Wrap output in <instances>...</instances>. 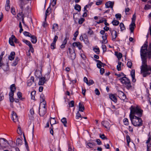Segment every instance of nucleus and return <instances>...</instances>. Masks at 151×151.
Returning <instances> with one entry per match:
<instances>
[{"instance_id": "20e7f679", "label": "nucleus", "mask_w": 151, "mask_h": 151, "mask_svg": "<svg viewBox=\"0 0 151 151\" xmlns=\"http://www.w3.org/2000/svg\"><path fill=\"white\" fill-rule=\"evenodd\" d=\"M119 80L122 84L125 85L127 89H129L132 87L130 80L126 77H123L122 78L119 79Z\"/></svg>"}, {"instance_id": "ddd939ff", "label": "nucleus", "mask_w": 151, "mask_h": 151, "mask_svg": "<svg viewBox=\"0 0 151 151\" xmlns=\"http://www.w3.org/2000/svg\"><path fill=\"white\" fill-rule=\"evenodd\" d=\"M114 4V2L109 1L106 3L105 6L107 8H111L113 9Z\"/></svg>"}, {"instance_id": "e2e57ef3", "label": "nucleus", "mask_w": 151, "mask_h": 151, "mask_svg": "<svg viewBox=\"0 0 151 151\" xmlns=\"http://www.w3.org/2000/svg\"><path fill=\"white\" fill-rule=\"evenodd\" d=\"M115 17L117 19H120L121 17V15L120 14H117L115 15Z\"/></svg>"}, {"instance_id": "bf43d9fd", "label": "nucleus", "mask_w": 151, "mask_h": 151, "mask_svg": "<svg viewBox=\"0 0 151 151\" xmlns=\"http://www.w3.org/2000/svg\"><path fill=\"white\" fill-rule=\"evenodd\" d=\"M84 19L82 18H81L78 20V23L79 24H81L83 23Z\"/></svg>"}, {"instance_id": "c9c22d12", "label": "nucleus", "mask_w": 151, "mask_h": 151, "mask_svg": "<svg viewBox=\"0 0 151 151\" xmlns=\"http://www.w3.org/2000/svg\"><path fill=\"white\" fill-rule=\"evenodd\" d=\"M75 9L78 12H80L81 10V7L78 4H77L75 5Z\"/></svg>"}, {"instance_id": "49530a36", "label": "nucleus", "mask_w": 151, "mask_h": 151, "mask_svg": "<svg viewBox=\"0 0 151 151\" xmlns=\"http://www.w3.org/2000/svg\"><path fill=\"white\" fill-rule=\"evenodd\" d=\"M126 139L127 142L128 146L129 145V143L130 142V138L129 136L128 135H127L126 137Z\"/></svg>"}, {"instance_id": "f03ea898", "label": "nucleus", "mask_w": 151, "mask_h": 151, "mask_svg": "<svg viewBox=\"0 0 151 151\" xmlns=\"http://www.w3.org/2000/svg\"><path fill=\"white\" fill-rule=\"evenodd\" d=\"M130 109L129 117L132 124L135 127L142 126V121L140 117L142 116L143 111L137 106H131Z\"/></svg>"}, {"instance_id": "3c124183", "label": "nucleus", "mask_w": 151, "mask_h": 151, "mask_svg": "<svg viewBox=\"0 0 151 151\" xmlns=\"http://www.w3.org/2000/svg\"><path fill=\"white\" fill-rule=\"evenodd\" d=\"M55 43H54L52 42L51 44L50 47L51 49H55Z\"/></svg>"}, {"instance_id": "2eb2a0df", "label": "nucleus", "mask_w": 151, "mask_h": 151, "mask_svg": "<svg viewBox=\"0 0 151 151\" xmlns=\"http://www.w3.org/2000/svg\"><path fill=\"white\" fill-rule=\"evenodd\" d=\"M72 45L74 47H77L79 50H81L82 47V45L81 43L79 42H73Z\"/></svg>"}, {"instance_id": "a18cd8bd", "label": "nucleus", "mask_w": 151, "mask_h": 151, "mask_svg": "<svg viewBox=\"0 0 151 151\" xmlns=\"http://www.w3.org/2000/svg\"><path fill=\"white\" fill-rule=\"evenodd\" d=\"M11 12L12 14L14 15L16 14L15 9L13 7L11 8Z\"/></svg>"}, {"instance_id": "79ce46f5", "label": "nucleus", "mask_w": 151, "mask_h": 151, "mask_svg": "<svg viewBox=\"0 0 151 151\" xmlns=\"http://www.w3.org/2000/svg\"><path fill=\"white\" fill-rule=\"evenodd\" d=\"M23 34L24 36H27L29 37L31 35V34L30 33H29V32L26 31L24 32H23Z\"/></svg>"}, {"instance_id": "412c9836", "label": "nucleus", "mask_w": 151, "mask_h": 151, "mask_svg": "<svg viewBox=\"0 0 151 151\" xmlns=\"http://www.w3.org/2000/svg\"><path fill=\"white\" fill-rule=\"evenodd\" d=\"M135 24L134 22H132L131 24L129 25V29L131 32H133Z\"/></svg>"}, {"instance_id": "bb28decb", "label": "nucleus", "mask_w": 151, "mask_h": 151, "mask_svg": "<svg viewBox=\"0 0 151 151\" xmlns=\"http://www.w3.org/2000/svg\"><path fill=\"white\" fill-rule=\"evenodd\" d=\"M50 10H51L50 8V7H48V9L46 11L45 14V21L46 20L47 16L50 14V13L51 12Z\"/></svg>"}, {"instance_id": "6e6d98bb", "label": "nucleus", "mask_w": 151, "mask_h": 151, "mask_svg": "<svg viewBox=\"0 0 151 151\" xmlns=\"http://www.w3.org/2000/svg\"><path fill=\"white\" fill-rule=\"evenodd\" d=\"M114 75L116 76H117L118 77H120L121 76H122L124 75V74L122 73H121L119 74L115 73Z\"/></svg>"}, {"instance_id": "603ef678", "label": "nucleus", "mask_w": 151, "mask_h": 151, "mask_svg": "<svg viewBox=\"0 0 151 151\" xmlns=\"http://www.w3.org/2000/svg\"><path fill=\"white\" fill-rule=\"evenodd\" d=\"M132 63L130 61H128L127 63V66L129 68H132Z\"/></svg>"}, {"instance_id": "4be33fe9", "label": "nucleus", "mask_w": 151, "mask_h": 151, "mask_svg": "<svg viewBox=\"0 0 151 151\" xmlns=\"http://www.w3.org/2000/svg\"><path fill=\"white\" fill-rule=\"evenodd\" d=\"M95 60L97 63V66L99 68H101L102 67V65H104V63L99 60L95 59Z\"/></svg>"}, {"instance_id": "4c0bfd02", "label": "nucleus", "mask_w": 151, "mask_h": 151, "mask_svg": "<svg viewBox=\"0 0 151 151\" xmlns=\"http://www.w3.org/2000/svg\"><path fill=\"white\" fill-rule=\"evenodd\" d=\"M119 26L120 27V28L121 31H122L125 29V28L124 25L123 23H121L120 24Z\"/></svg>"}, {"instance_id": "0e129e2a", "label": "nucleus", "mask_w": 151, "mask_h": 151, "mask_svg": "<svg viewBox=\"0 0 151 151\" xmlns=\"http://www.w3.org/2000/svg\"><path fill=\"white\" fill-rule=\"evenodd\" d=\"M95 94L98 95H99L100 94V92L98 89L96 88L95 90Z\"/></svg>"}, {"instance_id": "58836bf2", "label": "nucleus", "mask_w": 151, "mask_h": 151, "mask_svg": "<svg viewBox=\"0 0 151 151\" xmlns=\"http://www.w3.org/2000/svg\"><path fill=\"white\" fill-rule=\"evenodd\" d=\"M24 140L25 142V144L27 150V151H29V149L28 148V146L27 145V142L26 141V139L25 137L24 136Z\"/></svg>"}, {"instance_id": "4d7b16f0", "label": "nucleus", "mask_w": 151, "mask_h": 151, "mask_svg": "<svg viewBox=\"0 0 151 151\" xmlns=\"http://www.w3.org/2000/svg\"><path fill=\"white\" fill-rule=\"evenodd\" d=\"M51 4L53 6H55L56 4V0H51Z\"/></svg>"}, {"instance_id": "1a4fd4ad", "label": "nucleus", "mask_w": 151, "mask_h": 151, "mask_svg": "<svg viewBox=\"0 0 151 151\" xmlns=\"http://www.w3.org/2000/svg\"><path fill=\"white\" fill-rule=\"evenodd\" d=\"M68 50L69 52V57L71 60H73L76 58V54L74 51L70 48H69Z\"/></svg>"}, {"instance_id": "e433bc0d", "label": "nucleus", "mask_w": 151, "mask_h": 151, "mask_svg": "<svg viewBox=\"0 0 151 151\" xmlns=\"http://www.w3.org/2000/svg\"><path fill=\"white\" fill-rule=\"evenodd\" d=\"M50 119H52V120H51L50 122V124L51 125L52 127V125L54 124H56V121L55 120V118H52V117H50Z\"/></svg>"}, {"instance_id": "9d476101", "label": "nucleus", "mask_w": 151, "mask_h": 151, "mask_svg": "<svg viewBox=\"0 0 151 151\" xmlns=\"http://www.w3.org/2000/svg\"><path fill=\"white\" fill-rule=\"evenodd\" d=\"M101 124L107 129H109L111 125L108 121H103L101 122Z\"/></svg>"}, {"instance_id": "c756f323", "label": "nucleus", "mask_w": 151, "mask_h": 151, "mask_svg": "<svg viewBox=\"0 0 151 151\" xmlns=\"http://www.w3.org/2000/svg\"><path fill=\"white\" fill-rule=\"evenodd\" d=\"M62 122L64 126L66 127V124L67 123L66 119L65 118L63 117L61 119Z\"/></svg>"}, {"instance_id": "4468645a", "label": "nucleus", "mask_w": 151, "mask_h": 151, "mask_svg": "<svg viewBox=\"0 0 151 151\" xmlns=\"http://www.w3.org/2000/svg\"><path fill=\"white\" fill-rule=\"evenodd\" d=\"M15 39L16 40L15 36L14 35H12L11 37H10L9 40V44L12 46H14V39Z\"/></svg>"}, {"instance_id": "69168bd1", "label": "nucleus", "mask_w": 151, "mask_h": 151, "mask_svg": "<svg viewBox=\"0 0 151 151\" xmlns=\"http://www.w3.org/2000/svg\"><path fill=\"white\" fill-rule=\"evenodd\" d=\"M29 51L30 52V51H31L32 53H33L34 52V49L33 47H32V45L29 46Z\"/></svg>"}, {"instance_id": "5701e85b", "label": "nucleus", "mask_w": 151, "mask_h": 151, "mask_svg": "<svg viewBox=\"0 0 151 151\" xmlns=\"http://www.w3.org/2000/svg\"><path fill=\"white\" fill-rule=\"evenodd\" d=\"M79 111L83 112L85 109V108L83 104L80 103L79 104Z\"/></svg>"}, {"instance_id": "c85d7f7f", "label": "nucleus", "mask_w": 151, "mask_h": 151, "mask_svg": "<svg viewBox=\"0 0 151 151\" xmlns=\"http://www.w3.org/2000/svg\"><path fill=\"white\" fill-rule=\"evenodd\" d=\"M22 142V140L19 138H18L17 139L16 141V144L17 145L19 146L21 145Z\"/></svg>"}, {"instance_id": "f3484780", "label": "nucleus", "mask_w": 151, "mask_h": 151, "mask_svg": "<svg viewBox=\"0 0 151 151\" xmlns=\"http://www.w3.org/2000/svg\"><path fill=\"white\" fill-rule=\"evenodd\" d=\"M34 78L33 76H31L30 79L28 80L27 82V85L30 86L34 83Z\"/></svg>"}, {"instance_id": "6e6552de", "label": "nucleus", "mask_w": 151, "mask_h": 151, "mask_svg": "<svg viewBox=\"0 0 151 151\" xmlns=\"http://www.w3.org/2000/svg\"><path fill=\"white\" fill-rule=\"evenodd\" d=\"M46 109L45 105L42 107L40 106L39 108V113L40 116H43L46 113Z\"/></svg>"}, {"instance_id": "680f3d73", "label": "nucleus", "mask_w": 151, "mask_h": 151, "mask_svg": "<svg viewBox=\"0 0 151 151\" xmlns=\"http://www.w3.org/2000/svg\"><path fill=\"white\" fill-rule=\"evenodd\" d=\"M150 7H151V6L150 5H149L148 4H147L144 7V9L145 10H148L149 9H150Z\"/></svg>"}, {"instance_id": "a211bd4d", "label": "nucleus", "mask_w": 151, "mask_h": 151, "mask_svg": "<svg viewBox=\"0 0 151 151\" xmlns=\"http://www.w3.org/2000/svg\"><path fill=\"white\" fill-rule=\"evenodd\" d=\"M46 81L45 78L44 77H42L39 79V85H44Z\"/></svg>"}, {"instance_id": "0eeeda50", "label": "nucleus", "mask_w": 151, "mask_h": 151, "mask_svg": "<svg viewBox=\"0 0 151 151\" xmlns=\"http://www.w3.org/2000/svg\"><path fill=\"white\" fill-rule=\"evenodd\" d=\"M100 33L103 35L102 37L103 39L102 41L103 43H106L107 42V41L106 40L107 34L106 33H105V31L104 30H101L100 31Z\"/></svg>"}, {"instance_id": "ea45409f", "label": "nucleus", "mask_w": 151, "mask_h": 151, "mask_svg": "<svg viewBox=\"0 0 151 151\" xmlns=\"http://www.w3.org/2000/svg\"><path fill=\"white\" fill-rule=\"evenodd\" d=\"M23 41L27 45H28L29 46L32 45L31 42L27 40H23Z\"/></svg>"}, {"instance_id": "13d9d810", "label": "nucleus", "mask_w": 151, "mask_h": 151, "mask_svg": "<svg viewBox=\"0 0 151 151\" xmlns=\"http://www.w3.org/2000/svg\"><path fill=\"white\" fill-rule=\"evenodd\" d=\"M93 31L90 28H89L88 31V34L91 35L93 34Z\"/></svg>"}, {"instance_id": "37998d69", "label": "nucleus", "mask_w": 151, "mask_h": 151, "mask_svg": "<svg viewBox=\"0 0 151 151\" xmlns=\"http://www.w3.org/2000/svg\"><path fill=\"white\" fill-rule=\"evenodd\" d=\"M112 24L114 25H117L119 24V22L116 20H114L112 22Z\"/></svg>"}, {"instance_id": "8fccbe9b", "label": "nucleus", "mask_w": 151, "mask_h": 151, "mask_svg": "<svg viewBox=\"0 0 151 151\" xmlns=\"http://www.w3.org/2000/svg\"><path fill=\"white\" fill-rule=\"evenodd\" d=\"M74 102L73 101H71L68 104L69 106L73 107L74 106Z\"/></svg>"}, {"instance_id": "dca6fc26", "label": "nucleus", "mask_w": 151, "mask_h": 151, "mask_svg": "<svg viewBox=\"0 0 151 151\" xmlns=\"http://www.w3.org/2000/svg\"><path fill=\"white\" fill-rule=\"evenodd\" d=\"M2 67L3 69L5 71H6L9 70V67L7 64L5 65L1 62H0V67Z\"/></svg>"}, {"instance_id": "f704fd0d", "label": "nucleus", "mask_w": 151, "mask_h": 151, "mask_svg": "<svg viewBox=\"0 0 151 151\" xmlns=\"http://www.w3.org/2000/svg\"><path fill=\"white\" fill-rule=\"evenodd\" d=\"M76 119H79V118H81V119L82 118V116L80 114L79 111H78L76 114Z\"/></svg>"}, {"instance_id": "423d86ee", "label": "nucleus", "mask_w": 151, "mask_h": 151, "mask_svg": "<svg viewBox=\"0 0 151 151\" xmlns=\"http://www.w3.org/2000/svg\"><path fill=\"white\" fill-rule=\"evenodd\" d=\"M9 144L8 141L4 138H0V150H4L6 148V144Z\"/></svg>"}, {"instance_id": "338daca9", "label": "nucleus", "mask_w": 151, "mask_h": 151, "mask_svg": "<svg viewBox=\"0 0 151 151\" xmlns=\"http://www.w3.org/2000/svg\"><path fill=\"white\" fill-rule=\"evenodd\" d=\"M100 137L102 139H107L106 137L104 134H102V135H100Z\"/></svg>"}, {"instance_id": "9b49d317", "label": "nucleus", "mask_w": 151, "mask_h": 151, "mask_svg": "<svg viewBox=\"0 0 151 151\" xmlns=\"http://www.w3.org/2000/svg\"><path fill=\"white\" fill-rule=\"evenodd\" d=\"M11 118L14 122L18 121V118L16 113L14 111L12 112Z\"/></svg>"}, {"instance_id": "39448f33", "label": "nucleus", "mask_w": 151, "mask_h": 151, "mask_svg": "<svg viewBox=\"0 0 151 151\" xmlns=\"http://www.w3.org/2000/svg\"><path fill=\"white\" fill-rule=\"evenodd\" d=\"M10 91L9 93V99L11 102H13L14 99L13 97L14 95V92L16 90V88L14 84H12L10 87Z\"/></svg>"}, {"instance_id": "7ed1b4c3", "label": "nucleus", "mask_w": 151, "mask_h": 151, "mask_svg": "<svg viewBox=\"0 0 151 151\" xmlns=\"http://www.w3.org/2000/svg\"><path fill=\"white\" fill-rule=\"evenodd\" d=\"M26 5H23L22 2L19 4V7L21 9V12L20 13L18 14L17 16H21L24 14V16L27 14V12H29L30 11L29 7L28 6H26L25 7Z\"/></svg>"}, {"instance_id": "7c9ffc66", "label": "nucleus", "mask_w": 151, "mask_h": 151, "mask_svg": "<svg viewBox=\"0 0 151 151\" xmlns=\"http://www.w3.org/2000/svg\"><path fill=\"white\" fill-rule=\"evenodd\" d=\"M40 106H41L42 105V106H44V105L45 106L46 102L45 101V98H42L40 99Z\"/></svg>"}, {"instance_id": "f257e3e1", "label": "nucleus", "mask_w": 151, "mask_h": 151, "mask_svg": "<svg viewBox=\"0 0 151 151\" xmlns=\"http://www.w3.org/2000/svg\"><path fill=\"white\" fill-rule=\"evenodd\" d=\"M150 34L151 36V27L149 28ZM147 45L145 44L142 47L140 51V54L142 60V65L141 66V72L144 77H146L150 74L149 69L151 68L148 67L147 65V56L148 55L151 56V42L148 48V51L147 50Z\"/></svg>"}, {"instance_id": "5fc2aeb1", "label": "nucleus", "mask_w": 151, "mask_h": 151, "mask_svg": "<svg viewBox=\"0 0 151 151\" xmlns=\"http://www.w3.org/2000/svg\"><path fill=\"white\" fill-rule=\"evenodd\" d=\"M131 75L132 78L135 77V71L134 70H132L131 72Z\"/></svg>"}, {"instance_id": "c03bdc74", "label": "nucleus", "mask_w": 151, "mask_h": 151, "mask_svg": "<svg viewBox=\"0 0 151 151\" xmlns=\"http://www.w3.org/2000/svg\"><path fill=\"white\" fill-rule=\"evenodd\" d=\"M93 51L97 54H99L100 52L99 49L98 48H95L93 49Z\"/></svg>"}, {"instance_id": "09e8293b", "label": "nucleus", "mask_w": 151, "mask_h": 151, "mask_svg": "<svg viewBox=\"0 0 151 151\" xmlns=\"http://www.w3.org/2000/svg\"><path fill=\"white\" fill-rule=\"evenodd\" d=\"M17 132L18 133L19 135H21L22 134V131L20 126L18 127V129L17 130Z\"/></svg>"}, {"instance_id": "72a5a7b5", "label": "nucleus", "mask_w": 151, "mask_h": 151, "mask_svg": "<svg viewBox=\"0 0 151 151\" xmlns=\"http://www.w3.org/2000/svg\"><path fill=\"white\" fill-rule=\"evenodd\" d=\"M87 145L90 148H92L96 145V144L94 142H89L87 143Z\"/></svg>"}, {"instance_id": "a19ab883", "label": "nucleus", "mask_w": 151, "mask_h": 151, "mask_svg": "<svg viewBox=\"0 0 151 151\" xmlns=\"http://www.w3.org/2000/svg\"><path fill=\"white\" fill-rule=\"evenodd\" d=\"M123 122L125 125H128L129 124V122L128 119L127 118H124L123 119Z\"/></svg>"}, {"instance_id": "aec40b11", "label": "nucleus", "mask_w": 151, "mask_h": 151, "mask_svg": "<svg viewBox=\"0 0 151 151\" xmlns=\"http://www.w3.org/2000/svg\"><path fill=\"white\" fill-rule=\"evenodd\" d=\"M111 34L112 36V40H114L117 37L116 31L115 30L111 31Z\"/></svg>"}, {"instance_id": "a878e982", "label": "nucleus", "mask_w": 151, "mask_h": 151, "mask_svg": "<svg viewBox=\"0 0 151 151\" xmlns=\"http://www.w3.org/2000/svg\"><path fill=\"white\" fill-rule=\"evenodd\" d=\"M115 54L119 60L122 57V54L120 52H115Z\"/></svg>"}, {"instance_id": "2f4dec72", "label": "nucleus", "mask_w": 151, "mask_h": 151, "mask_svg": "<svg viewBox=\"0 0 151 151\" xmlns=\"http://www.w3.org/2000/svg\"><path fill=\"white\" fill-rule=\"evenodd\" d=\"M19 60V58L17 57H16L14 62L12 63V65L13 66H15L18 63V62Z\"/></svg>"}, {"instance_id": "473e14b6", "label": "nucleus", "mask_w": 151, "mask_h": 151, "mask_svg": "<svg viewBox=\"0 0 151 151\" xmlns=\"http://www.w3.org/2000/svg\"><path fill=\"white\" fill-rule=\"evenodd\" d=\"M67 40L66 38H65L64 40L63 44L60 46V48H63L65 47V45L67 43Z\"/></svg>"}, {"instance_id": "f8f14e48", "label": "nucleus", "mask_w": 151, "mask_h": 151, "mask_svg": "<svg viewBox=\"0 0 151 151\" xmlns=\"http://www.w3.org/2000/svg\"><path fill=\"white\" fill-rule=\"evenodd\" d=\"M118 96L120 98L123 100L126 99V96L122 91H118Z\"/></svg>"}, {"instance_id": "052dcab7", "label": "nucleus", "mask_w": 151, "mask_h": 151, "mask_svg": "<svg viewBox=\"0 0 151 151\" xmlns=\"http://www.w3.org/2000/svg\"><path fill=\"white\" fill-rule=\"evenodd\" d=\"M102 2V0H99L96 3V4L99 6L101 4Z\"/></svg>"}, {"instance_id": "cd10ccee", "label": "nucleus", "mask_w": 151, "mask_h": 151, "mask_svg": "<svg viewBox=\"0 0 151 151\" xmlns=\"http://www.w3.org/2000/svg\"><path fill=\"white\" fill-rule=\"evenodd\" d=\"M52 29H54V31L55 32L58 29V25L57 24H54L52 26Z\"/></svg>"}, {"instance_id": "774afa93", "label": "nucleus", "mask_w": 151, "mask_h": 151, "mask_svg": "<svg viewBox=\"0 0 151 151\" xmlns=\"http://www.w3.org/2000/svg\"><path fill=\"white\" fill-rule=\"evenodd\" d=\"M102 48L103 50V52L106 51V47L105 45H103L102 46Z\"/></svg>"}, {"instance_id": "393cba45", "label": "nucleus", "mask_w": 151, "mask_h": 151, "mask_svg": "<svg viewBox=\"0 0 151 151\" xmlns=\"http://www.w3.org/2000/svg\"><path fill=\"white\" fill-rule=\"evenodd\" d=\"M31 38V41L33 43H35L37 41L36 37L34 35H32L29 37Z\"/></svg>"}, {"instance_id": "de8ad7c7", "label": "nucleus", "mask_w": 151, "mask_h": 151, "mask_svg": "<svg viewBox=\"0 0 151 151\" xmlns=\"http://www.w3.org/2000/svg\"><path fill=\"white\" fill-rule=\"evenodd\" d=\"M17 95L19 98L20 100H22V94L20 92H18L17 93Z\"/></svg>"}, {"instance_id": "864d4df0", "label": "nucleus", "mask_w": 151, "mask_h": 151, "mask_svg": "<svg viewBox=\"0 0 151 151\" xmlns=\"http://www.w3.org/2000/svg\"><path fill=\"white\" fill-rule=\"evenodd\" d=\"M94 83V82L92 80H90L88 82L87 85L88 86H90L92 84H93Z\"/></svg>"}, {"instance_id": "b1692460", "label": "nucleus", "mask_w": 151, "mask_h": 151, "mask_svg": "<svg viewBox=\"0 0 151 151\" xmlns=\"http://www.w3.org/2000/svg\"><path fill=\"white\" fill-rule=\"evenodd\" d=\"M15 55V52H11L9 55V59L11 60H13L14 58Z\"/></svg>"}, {"instance_id": "6ab92c4d", "label": "nucleus", "mask_w": 151, "mask_h": 151, "mask_svg": "<svg viewBox=\"0 0 151 151\" xmlns=\"http://www.w3.org/2000/svg\"><path fill=\"white\" fill-rule=\"evenodd\" d=\"M110 99L115 103L117 102V100L116 96L114 94H111L109 95Z\"/></svg>"}]
</instances>
